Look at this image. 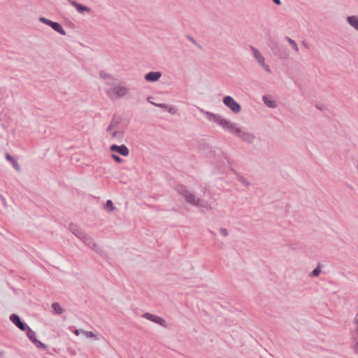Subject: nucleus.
I'll use <instances>...</instances> for the list:
<instances>
[{"label":"nucleus","mask_w":358,"mask_h":358,"mask_svg":"<svg viewBox=\"0 0 358 358\" xmlns=\"http://www.w3.org/2000/svg\"><path fill=\"white\" fill-rule=\"evenodd\" d=\"M106 132L110 138L117 142H122L124 139V131L120 126V120L114 117L106 128Z\"/></svg>","instance_id":"4"},{"label":"nucleus","mask_w":358,"mask_h":358,"mask_svg":"<svg viewBox=\"0 0 358 358\" xmlns=\"http://www.w3.org/2000/svg\"><path fill=\"white\" fill-rule=\"evenodd\" d=\"M10 321L17 327L20 330L25 331L28 328V325L22 322L20 317L16 314H11L10 316Z\"/></svg>","instance_id":"12"},{"label":"nucleus","mask_w":358,"mask_h":358,"mask_svg":"<svg viewBox=\"0 0 358 358\" xmlns=\"http://www.w3.org/2000/svg\"><path fill=\"white\" fill-rule=\"evenodd\" d=\"M200 112L204 114L209 121L214 122L219 124L224 130L235 134L243 141L248 143H252L255 141V136L252 133L243 130L237 124L231 122L219 115L203 109H200Z\"/></svg>","instance_id":"1"},{"label":"nucleus","mask_w":358,"mask_h":358,"mask_svg":"<svg viewBox=\"0 0 358 358\" xmlns=\"http://www.w3.org/2000/svg\"><path fill=\"white\" fill-rule=\"evenodd\" d=\"M3 355V352L0 351V357Z\"/></svg>","instance_id":"37"},{"label":"nucleus","mask_w":358,"mask_h":358,"mask_svg":"<svg viewBox=\"0 0 358 358\" xmlns=\"http://www.w3.org/2000/svg\"><path fill=\"white\" fill-rule=\"evenodd\" d=\"M153 105L164 109H166L168 108V105L165 103H153Z\"/></svg>","instance_id":"31"},{"label":"nucleus","mask_w":358,"mask_h":358,"mask_svg":"<svg viewBox=\"0 0 358 358\" xmlns=\"http://www.w3.org/2000/svg\"><path fill=\"white\" fill-rule=\"evenodd\" d=\"M250 50L252 52V55L255 60L258 64L264 68V69L268 73H271V69L268 64L265 62V58L263 55L257 48L251 46Z\"/></svg>","instance_id":"5"},{"label":"nucleus","mask_w":358,"mask_h":358,"mask_svg":"<svg viewBox=\"0 0 358 358\" xmlns=\"http://www.w3.org/2000/svg\"><path fill=\"white\" fill-rule=\"evenodd\" d=\"M69 1L80 13H83V12L90 13L91 11V9L89 7L83 6L74 0H69Z\"/></svg>","instance_id":"13"},{"label":"nucleus","mask_w":358,"mask_h":358,"mask_svg":"<svg viewBox=\"0 0 358 358\" xmlns=\"http://www.w3.org/2000/svg\"><path fill=\"white\" fill-rule=\"evenodd\" d=\"M80 240L97 253L101 252V248L97 243H96L94 240L87 234L84 233L83 235L80 236Z\"/></svg>","instance_id":"7"},{"label":"nucleus","mask_w":358,"mask_h":358,"mask_svg":"<svg viewBox=\"0 0 358 358\" xmlns=\"http://www.w3.org/2000/svg\"><path fill=\"white\" fill-rule=\"evenodd\" d=\"M236 180L241 183L245 187L248 188L250 187L249 181L245 178L243 176L238 175L236 176Z\"/></svg>","instance_id":"20"},{"label":"nucleus","mask_w":358,"mask_h":358,"mask_svg":"<svg viewBox=\"0 0 358 358\" xmlns=\"http://www.w3.org/2000/svg\"><path fill=\"white\" fill-rule=\"evenodd\" d=\"M189 39L192 43H196L195 40L192 37H189Z\"/></svg>","instance_id":"35"},{"label":"nucleus","mask_w":358,"mask_h":358,"mask_svg":"<svg viewBox=\"0 0 358 358\" xmlns=\"http://www.w3.org/2000/svg\"><path fill=\"white\" fill-rule=\"evenodd\" d=\"M348 22L350 26L354 27L356 30L358 31V17L357 16H349L347 18Z\"/></svg>","instance_id":"16"},{"label":"nucleus","mask_w":358,"mask_h":358,"mask_svg":"<svg viewBox=\"0 0 358 358\" xmlns=\"http://www.w3.org/2000/svg\"><path fill=\"white\" fill-rule=\"evenodd\" d=\"M51 27L59 34L64 36L66 34L65 30L62 28V27L57 22H53L51 23Z\"/></svg>","instance_id":"18"},{"label":"nucleus","mask_w":358,"mask_h":358,"mask_svg":"<svg viewBox=\"0 0 358 358\" xmlns=\"http://www.w3.org/2000/svg\"><path fill=\"white\" fill-rule=\"evenodd\" d=\"M321 273V266L320 265H318L310 273V276L311 277H317Z\"/></svg>","instance_id":"25"},{"label":"nucleus","mask_w":358,"mask_h":358,"mask_svg":"<svg viewBox=\"0 0 358 358\" xmlns=\"http://www.w3.org/2000/svg\"><path fill=\"white\" fill-rule=\"evenodd\" d=\"M25 331H27V336L28 338L36 345L37 348L43 349L47 348L45 344L36 339V333L29 326Z\"/></svg>","instance_id":"10"},{"label":"nucleus","mask_w":358,"mask_h":358,"mask_svg":"<svg viewBox=\"0 0 358 358\" xmlns=\"http://www.w3.org/2000/svg\"><path fill=\"white\" fill-rule=\"evenodd\" d=\"M81 333L83 334L87 338H94L96 340L98 339L96 337V335L94 334L92 331L84 330V331H81Z\"/></svg>","instance_id":"26"},{"label":"nucleus","mask_w":358,"mask_h":358,"mask_svg":"<svg viewBox=\"0 0 358 358\" xmlns=\"http://www.w3.org/2000/svg\"><path fill=\"white\" fill-rule=\"evenodd\" d=\"M110 87L106 91V94L111 100H117L124 97L129 92L127 86L121 84H115L113 82H107Z\"/></svg>","instance_id":"2"},{"label":"nucleus","mask_w":358,"mask_h":358,"mask_svg":"<svg viewBox=\"0 0 358 358\" xmlns=\"http://www.w3.org/2000/svg\"><path fill=\"white\" fill-rule=\"evenodd\" d=\"M177 192L181 195L185 200V201L193 206L203 207L202 200L197 198L196 195L191 192L186 186L183 185H178L176 187Z\"/></svg>","instance_id":"3"},{"label":"nucleus","mask_w":358,"mask_h":358,"mask_svg":"<svg viewBox=\"0 0 358 358\" xmlns=\"http://www.w3.org/2000/svg\"><path fill=\"white\" fill-rule=\"evenodd\" d=\"M286 38H287V41L289 42V43L292 47V48L294 50V51L296 53H298L299 52V47H298L296 43L295 42V41H294L293 39H292L289 37H287Z\"/></svg>","instance_id":"22"},{"label":"nucleus","mask_w":358,"mask_h":358,"mask_svg":"<svg viewBox=\"0 0 358 358\" xmlns=\"http://www.w3.org/2000/svg\"><path fill=\"white\" fill-rule=\"evenodd\" d=\"M142 317L146 320H148L152 321L156 324H158L160 326H162L165 328H169V325H168L166 321L164 318H162L159 316H157L156 315H154V314H152L150 313H145L142 315Z\"/></svg>","instance_id":"8"},{"label":"nucleus","mask_w":358,"mask_h":358,"mask_svg":"<svg viewBox=\"0 0 358 358\" xmlns=\"http://www.w3.org/2000/svg\"><path fill=\"white\" fill-rule=\"evenodd\" d=\"M166 110H168V112L171 114H176V112H177V108L173 106H169L168 105V108H166Z\"/></svg>","instance_id":"28"},{"label":"nucleus","mask_w":358,"mask_h":358,"mask_svg":"<svg viewBox=\"0 0 358 358\" xmlns=\"http://www.w3.org/2000/svg\"><path fill=\"white\" fill-rule=\"evenodd\" d=\"M69 230L71 232H72L78 238H80V236L83 235L85 233L82 230H80L78 227L75 224H69Z\"/></svg>","instance_id":"15"},{"label":"nucleus","mask_w":358,"mask_h":358,"mask_svg":"<svg viewBox=\"0 0 358 358\" xmlns=\"http://www.w3.org/2000/svg\"><path fill=\"white\" fill-rule=\"evenodd\" d=\"M52 308H53L55 313L58 315H61L64 313V309L60 306L59 303L55 302L52 304Z\"/></svg>","instance_id":"21"},{"label":"nucleus","mask_w":358,"mask_h":358,"mask_svg":"<svg viewBox=\"0 0 358 358\" xmlns=\"http://www.w3.org/2000/svg\"><path fill=\"white\" fill-rule=\"evenodd\" d=\"M223 103L234 113H239L241 110V105L231 96H225L223 98Z\"/></svg>","instance_id":"6"},{"label":"nucleus","mask_w":358,"mask_h":358,"mask_svg":"<svg viewBox=\"0 0 358 358\" xmlns=\"http://www.w3.org/2000/svg\"><path fill=\"white\" fill-rule=\"evenodd\" d=\"M100 77L101 78L106 80V84H107V82H113L114 80V78L112 76L107 75L106 73H105L103 72H100Z\"/></svg>","instance_id":"24"},{"label":"nucleus","mask_w":358,"mask_h":358,"mask_svg":"<svg viewBox=\"0 0 358 358\" xmlns=\"http://www.w3.org/2000/svg\"><path fill=\"white\" fill-rule=\"evenodd\" d=\"M162 76V73L159 71H151L145 74V79L150 82H156Z\"/></svg>","instance_id":"14"},{"label":"nucleus","mask_w":358,"mask_h":358,"mask_svg":"<svg viewBox=\"0 0 358 358\" xmlns=\"http://www.w3.org/2000/svg\"><path fill=\"white\" fill-rule=\"evenodd\" d=\"M219 231L220 234L224 237H227L229 235L228 231L225 228H220Z\"/></svg>","instance_id":"30"},{"label":"nucleus","mask_w":358,"mask_h":358,"mask_svg":"<svg viewBox=\"0 0 358 358\" xmlns=\"http://www.w3.org/2000/svg\"><path fill=\"white\" fill-rule=\"evenodd\" d=\"M352 341L353 349L358 352V317L354 319V327L352 329Z\"/></svg>","instance_id":"9"},{"label":"nucleus","mask_w":358,"mask_h":358,"mask_svg":"<svg viewBox=\"0 0 358 358\" xmlns=\"http://www.w3.org/2000/svg\"><path fill=\"white\" fill-rule=\"evenodd\" d=\"M141 358H143V357H141Z\"/></svg>","instance_id":"38"},{"label":"nucleus","mask_w":358,"mask_h":358,"mask_svg":"<svg viewBox=\"0 0 358 358\" xmlns=\"http://www.w3.org/2000/svg\"><path fill=\"white\" fill-rule=\"evenodd\" d=\"M150 98H151L150 96V97H148V101L150 103H152V104L155 103L154 102H152V101H151Z\"/></svg>","instance_id":"36"},{"label":"nucleus","mask_w":358,"mask_h":358,"mask_svg":"<svg viewBox=\"0 0 358 358\" xmlns=\"http://www.w3.org/2000/svg\"><path fill=\"white\" fill-rule=\"evenodd\" d=\"M302 44L306 48H308V44L306 41H302Z\"/></svg>","instance_id":"34"},{"label":"nucleus","mask_w":358,"mask_h":358,"mask_svg":"<svg viewBox=\"0 0 358 358\" xmlns=\"http://www.w3.org/2000/svg\"><path fill=\"white\" fill-rule=\"evenodd\" d=\"M39 20H40L41 22H43V23L45 24H47V25H48V26H50V27H51V23H52V22H53L52 21H51V20H48V19H47V18H45V17H41L39 18Z\"/></svg>","instance_id":"27"},{"label":"nucleus","mask_w":358,"mask_h":358,"mask_svg":"<svg viewBox=\"0 0 358 358\" xmlns=\"http://www.w3.org/2000/svg\"><path fill=\"white\" fill-rule=\"evenodd\" d=\"M110 150L112 152H117L118 154H120L122 156H124V157L128 156L129 154V150L125 145H117L115 144L112 145L110 147Z\"/></svg>","instance_id":"11"},{"label":"nucleus","mask_w":358,"mask_h":358,"mask_svg":"<svg viewBox=\"0 0 358 358\" xmlns=\"http://www.w3.org/2000/svg\"><path fill=\"white\" fill-rule=\"evenodd\" d=\"M262 100L266 106L271 108H275L277 107V104L275 101L272 100L271 98L267 96H264L262 97Z\"/></svg>","instance_id":"17"},{"label":"nucleus","mask_w":358,"mask_h":358,"mask_svg":"<svg viewBox=\"0 0 358 358\" xmlns=\"http://www.w3.org/2000/svg\"><path fill=\"white\" fill-rule=\"evenodd\" d=\"M273 1L278 6H280L282 4V2L280 0H273Z\"/></svg>","instance_id":"33"},{"label":"nucleus","mask_w":358,"mask_h":358,"mask_svg":"<svg viewBox=\"0 0 358 358\" xmlns=\"http://www.w3.org/2000/svg\"><path fill=\"white\" fill-rule=\"evenodd\" d=\"M81 331H83V329H76L73 333L76 336H78L80 333H81Z\"/></svg>","instance_id":"32"},{"label":"nucleus","mask_w":358,"mask_h":358,"mask_svg":"<svg viewBox=\"0 0 358 358\" xmlns=\"http://www.w3.org/2000/svg\"><path fill=\"white\" fill-rule=\"evenodd\" d=\"M105 209L108 212H112L114 210L115 207L113 206V203L111 200H108L104 206Z\"/></svg>","instance_id":"23"},{"label":"nucleus","mask_w":358,"mask_h":358,"mask_svg":"<svg viewBox=\"0 0 358 358\" xmlns=\"http://www.w3.org/2000/svg\"><path fill=\"white\" fill-rule=\"evenodd\" d=\"M6 158L8 161H9L13 166L15 168V170L17 171H20V166L19 165V164L17 163V162L12 157L10 156L8 153H7L6 155Z\"/></svg>","instance_id":"19"},{"label":"nucleus","mask_w":358,"mask_h":358,"mask_svg":"<svg viewBox=\"0 0 358 358\" xmlns=\"http://www.w3.org/2000/svg\"><path fill=\"white\" fill-rule=\"evenodd\" d=\"M111 157L117 163H122L123 162L122 159L120 158L118 155L113 154Z\"/></svg>","instance_id":"29"}]
</instances>
